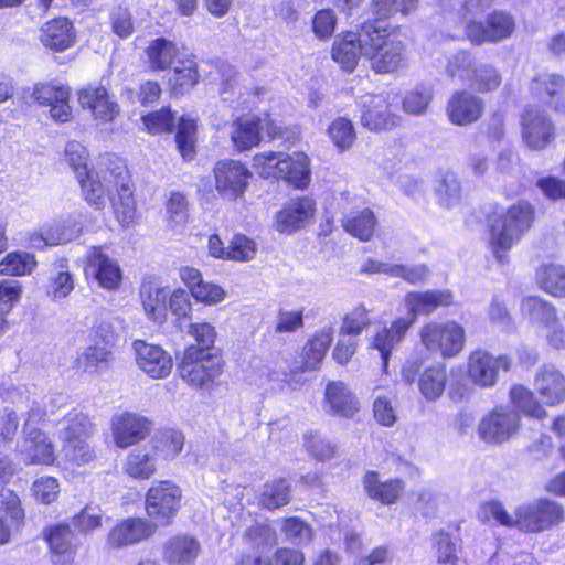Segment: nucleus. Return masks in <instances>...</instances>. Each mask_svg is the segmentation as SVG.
Returning <instances> with one entry per match:
<instances>
[{
	"mask_svg": "<svg viewBox=\"0 0 565 565\" xmlns=\"http://www.w3.org/2000/svg\"><path fill=\"white\" fill-rule=\"evenodd\" d=\"M484 519H493L501 525L516 527L524 533H541L563 522V507L554 500L539 498L518 505L510 514L499 501H489L481 507Z\"/></svg>",
	"mask_w": 565,
	"mask_h": 565,
	"instance_id": "1",
	"label": "nucleus"
},
{
	"mask_svg": "<svg viewBox=\"0 0 565 565\" xmlns=\"http://www.w3.org/2000/svg\"><path fill=\"white\" fill-rule=\"evenodd\" d=\"M535 220L533 204L518 201L497 215L489 225V246L499 264H507L508 253L530 231Z\"/></svg>",
	"mask_w": 565,
	"mask_h": 565,
	"instance_id": "2",
	"label": "nucleus"
},
{
	"mask_svg": "<svg viewBox=\"0 0 565 565\" xmlns=\"http://www.w3.org/2000/svg\"><path fill=\"white\" fill-rule=\"evenodd\" d=\"M253 168L264 179L284 180L296 189L307 188L311 180L310 158L302 151H264L254 156Z\"/></svg>",
	"mask_w": 565,
	"mask_h": 565,
	"instance_id": "3",
	"label": "nucleus"
},
{
	"mask_svg": "<svg viewBox=\"0 0 565 565\" xmlns=\"http://www.w3.org/2000/svg\"><path fill=\"white\" fill-rule=\"evenodd\" d=\"M65 159L74 170L81 184L85 201L97 210L105 207V185H103L104 175H109L114 162L108 164L100 161L97 168L88 169L87 149L77 141H71L65 147Z\"/></svg>",
	"mask_w": 565,
	"mask_h": 565,
	"instance_id": "4",
	"label": "nucleus"
},
{
	"mask_svg": "<svg viewBox=\"0 0 565 565\" xmlns=\"http://www.w3.org/2000/svg\"><path fill=\"white\" fill-rule=\"evenodd\" d=\"M375 33L365 34L370 40L366 47V58L375 73L388 74L403 67L406 62L405 44L398 39L395 28L386 21L373 20Z\"/></svg>",
	"mask_w": 565,
	"mask_h": 565,
	"instance_id": "5",
	"label": "nucleus"
},
{
	"mask_svg": "<svg viewBox=\"0 0 565 565\" xmlns=\"http://www.w3.org/2000/svg\"><path fill=\"white\" fill-rule=\"evenodd\" d=\"M223 359L214 353L203 352L195 345L184 351L177 365L180 377L195 388H209L223 372Z\"/></svg>",
	"mask_w": 565,
	"mask_h": 565,
	"instance_id": "6",
	"label": "nucleus"
},
{
	"mask_svg": "<svg viewBox=\"0 0 565 565\" xmlns=\"http://www.w3.org/2000/svg\"><path fill=\"white\" fill-rule=\"evenodd\" d=\"M105 203L110 199L117 221L125 227L136 222L137 207L132 184L127 168L122 163L114 164L109 175H104Z\"/></svg>",
	"mask_w": 565,
	"mask_h": 565,
	"instance_id": "7",
	"label": "nucleus"
},
{
	"mask_svg": "<svg viewBox=\"0 0 565 565\" xmlns=\"http://www.w3.org/2000/svg\"><path fill=\"white\" fill-rule=\"evenodd\" d=\"M423 345L443 358L458 355L465 345V329L457 322H429L419 332Z\"/></svg>",
	"mask_w": 565,
	"mask_h": 565,
	"instance_id": "8",
	"label": "nucleus"
},
{
	"mask_svg": "<svg viewBox=\"0 0 565 565\" xmlns=\"http://www.w3.org/2000/svg\"><path fill=\"white\" fill-rule=\"evenodd\" d=\"M520 427L519 412L509 405H499L480 419L478 436L487 444L501 445L511 440Z\"/></svg>",
	"mask_w": 565,
	"mask_h": 565,
	"instance_id": "9",
	"label": "nucleus"
},
{
	"mask_svg": "<svg viewBox=\"0 0 565 565\" xmlns=\"http://www.w3.org/2000/svg\"><path fill=\"white\" fill-rule=\"evenodd\" d=\"M182 500V490L170 480L154 482L146 493V511L160 525H168L177 515Z\"/></svg>",
	"mask_w": 565,
	"mask_h": 565,
	"instance_id": "10",
	"label": "nucleus"
},
{
	"mask_svg": "<svg viewBox=\"0 0 565 565\" xmlns=\"http://www.w3.org/2000/svg\"><path fill=\"white\" fill-rule=\"evenodd\" d=\"M376 30L373 20L364 22L358 32H345L338 35L333 41L331 49L332 60L338 63L344 71L353 72L361 56L366 58V47L370 40L364 35L370 33L372 36Z\"/></svg>",
	"mask_w": 565,
	"mask_h": 565,
	"instance_id": "11",
	"label": "nucleus"
},
{
	"mask_svg": "<svg viewBox=\"0 0 565 565\" xmlns=\"http://www.w3.org/2000/svg\"><path fill=\"white\" fill-rule=\"evenodd\" d=\"M515 30L514 18L507 11H493L484 22L470 20L465 26L466 38L476 45L498 43L509 39Z\"/></svg>",
	"mask_w": 565,
	"mask_h": 565,
	"instance_id": "12",
	"label": "nucleus"
},
{
	"mask_svg": "<svg viewBox=\"0 0 565 565\" xmlns=\"http://www.w3.org/2000/svg\"><path fill=\"white\" fill-rule=\"evenodd\" d=\"M152 430V422L135 412H119L111 416L110 433L117 448L127 449L148 438Z\"/></svg>",
	"mask_w": 565,
	"mask_h": 565,
	"instance_id": "13",
	"label": "nucleus"
},
{
	"mask_svg": "<svg viewBox=\"0 0 565 565\" xmlns=\"http://www.w3.org/2000/svg\"><path fill=\"white\" fill-rule=\"evenodd\" d=\"M77 100L97 122H111L120 113L116 98L100 83H89L81 87L77 90Z\"/></svg>",
	"mask_w": 565,
	"mask_h": 565,
	"instance_id": "14",
	"label": "nucleus"
},
{
	"mask_svg": "<svg viewBox=\"0 0 565 565\" xmlns=\"http://www.w3.org/2000/svg\"><path fill=\"white\" fill-rule=\"evenodd\" d=\"M84 275L106 290L119 288L121 269L116 259L110 258L100 246H90L85 254Z\"/></svg>",
	"mask_w": 565,
	"mask_h": 565,
	"instance_id": "15",
	"label": "nucleus"
},
{
	"mask_svg": "<svg viewBox=\"0 0 565 565\" xmlns=\"http://www.w3.org/2000/svg\"><path fill=\"white\" fill-rule=\"evenodd\" d=\"M358 106L362 126L371 131L391 130L401 125V116L390 110L387 95L362 96Z\"/></svg>",
	"mask_w": 565,
	"mask_h": 565,
	"instance_id": "16",
	"label": "nucleus"
},
{
	"mask_svg": "<svg viewBox=\"0 0 565 565\" xmlns=\"http://www.w3.org/2000/svg\"><path fill=\"white\" fill-rule=\"evenodd\" d=\"M213 171L215 189L223 199L227 200H236L242 196L252 177L245 164L232 159L218 161Z\"/></svg>",
	"mask_w": 565,
	"mask_h": 565,
	"instance_id": "17",
	"label": "nucleus"
},
{
	"mask_svg": "<svg viewBox=\"0 0 565 565\" xmlns=\"http://www.w3.org/2000/svg\"><path fill=\"white\" fill-rule=\"evenodd\" d=\"M522 139L532 150H544L555 139V126L541 109L526 108L522 116Z\"/></svg>",
	"mask_w": 565,
	"mask_h": 565,
	"instance_id": "18",
	"label": "nucleus"
},
{
	"mask_svg": "<svg viewBox=\"0 0 565 565\" xmlns=\"http://www.w3.org/2000/svg\"><path fill=\"white\" fill-rule=\"evenodd\" d=\"M82 214L74 213L67 218L55 221L30 235V245L36 249L65 244L77 237L82 231Z\"/></svg>",
	"mask_w": 565,
	"mask_h": 565,
	"instance_id": "19",
	"label": "nucleus"
},
{
	"mask_svg": "<svg viewBox=\"0 0 565 565\" xmlns=\"http://www.w3.org/2000/svg\"><path fill=\"white\" fill-rule=\"evenodd\" d=\"M138 367L149 377L166 379L172 371L173 360L160 345L136 340L132 344Z\"/></svg>",
	"mask_w": 565,
	"mask_h": 565,
	"instance_id": "20",
	"label": "nucleus"
},
{
	"mask_svg": "<svg viewBox=\"0 0 565 565\" xmlns=\"http://www.w3.org/2000/svg\"><path fill=\"white\" fill-rule=\"evenodd\" d=\"M510 359L505 355L494 356L487 351H473L468 361V376L481 387H491L497 383L499 371L510 369Z\"/></svg>",
	"mask_w": 565,
	"mask_h": 565,
	"instance_id": "21",
	"label": "nucleus"
},
{
	"mask_svg": "<svg viewBox=\"0 0 565 565\" xmlns=\"http://www.w3.org/2000/svg\"><path fill=\"white\" fill-rule=\"evenodd\" d=\"M32 97L42 106L50 107L51 117L58 122H66L72 118L70 106V87L56 82L40 83L33 88Z\"/></svg>",
	"mask_w": 565,
	"mask_h": 565,
	"instance_id": "22",
	"label": "nucleus"
},
{
	"mask_svg": "<svg viewBox=\"0 0 565 565\" xmlns=\"http://www.w3.org/2000/svg\"><path fill=\"white\" fill-rule=\"evenodd\" d=\"M533 387L545 405L554 406L565 401V375L554 364H543L535 371Z\"/></svg>",
	"mask_w": 565,
	"mask_h": 565,
	"instance_id": "23",
	"label": "nucleus"
},
{
	"mask_svg": "<svg viewBox=\"0 0 565 565\" xmlns=\"http://www.w3.org/2000/svg\"><path fill=\"white\" fill-rule=\"evenodd\" d=\"M156 531V525L148 520L128 518L116 524L107 535L110 548H122L147 540Z\"/></svg>",
	"mask_w": 565,
	"mask_h": 565,
	"instance_id": "24",
	"label": "nucleus"
},
{
	"mask_svg": "<svg viewBox=\"0 0 565 565\" xmlns=\"http://www.w3.org/2000/svg\"><path fill=\"white\" fill-rule=\"evenodd\" d=\"M23 434L19 452L25 463L53 465L57 460L54 444L43 430L32 429Z\"/></svg>",
	"mask_w": 565,
	"mask_h": 565,
	"instance_id": "25",
	"label": "nucleus"
},
{
	"mask_svg": "<svg viewBox=\"0 0 565 565\" xmlns=\"http://www.w3.org/2000/svg\"><path fill=\"white\" fill-rule=\"evenodd\" d=\"M411 327L412 320L401 317L392 321L388 327L380 328L370 339V347L380 353L385 372L393 350L403 342Z\"/></svg>",
	"mask_w": 565,
	"mask_h": 565,
	"instance_id": "26",
	"label": "nucleus"
},
{
	"mask_svg": "<svg viewBox=\"0 0 565 565\" xmlns=\"http://www.w3.org/2000/svg\"><path fill=\"white\" fill-rule=\"evenodd\" d=\"M483 109V100L468 90L454 93L447 104L448 118L457 126L476 122L482 116Z\"/></svg>",
	"mask_w": 565,
	"mask_h": 565,
	"instance_id": "27",
	"label": "nucleus"
},
{
	"mask_svg": "<svg viewBox=\"0 0 565 565\" xmlns=\"http://www.w3.org/2000/svg\"><path fill=\"white\" fill-rule=\"evenodd\" d=\"M452 303V295L448 290L411 291L405 295L404 305L408 311L405 320H412V326L419 315H430L439 307Z\"/></svg>",
	"mask_w": 565,
	"mask_h": 565,
	"instance_id": "28",
	"label": "nucleus"
},
{
	"mask_svg": "<svg viewBox=\"0 0 565 565\" xmlns=\"http://www.w3.org/2000/svg\"><path fill=\"white\" fill-rule=\"evenodd\" d=\"M532 95L556 113H565V81L554 73L535 77L530 86Z\"/></svg>",
	"mask_w": 565,
	"mask_h": 565,
	"instance_id": "29",
	"label": "nucleus"
},
{
	"mask_svg": "<svg viewBox=\"0 0 565 565\" xmlns=\"http://www.w3.org/2000/svg\"><path fill=\"white\" fill-rule=\"evenodd\" d=\"M24 512L18 495L10 489L0 490V545L9 543L11 535L22 527Z\"/></svg>",
	"mask_w": 565,
	"mask_h": 565,
	"instance_id": "30",
	"label": "nucleus"
},
{
	"mask_svg": "<svg viewBox=\"0 0 565 565\" xmlns=\"http://www.w3.org/2000/svg\"><path fill=\"white\" fill-rule=\"evenodd\" d=\"M44 537L50 546L53 562L56 565H71L75 558L77 544L71 527L66 524H57L49 527Z\"/></svg>",
	"mask_w": 565,
	"mask_h": 565,
	"instance_id": "31",
	"label": "nucleus"
},
{
	"mask_svg": "<svg viewBox=\"0 0 565 565\" xmlns=\"http://www.w3.org/2000/svg\"><path fill=\"white\" fill-rule=\"evenodd\" d=\"M39 39L46 49L63 52L74 45L76 32L67 18H56L41 26Z\"/></svg>",
	"mask_w": 565,
	"mask_h": 565,
	"instance_id": "32",
	"label": "nucleus"
},
{
	"mask_svg": "<svg viewBox=\"0 0 565 565\" xmlns=\"http://www.w3.org/2000/svg\"><path fill=\"white\" fill-rule=\"evenodd\" d=\"M169 290L156 278L143 280L140 299L147 317L154 322H163L167 318V299Z\"/></svg>",
	"mask_w": 565,
	"mask_h": 565,
	"instance_id": "33",
	"label": "nucleus"
},
{
	"mask_svg": "<svg viewBox=\"0 0 565 565\" xmlns=\"http://www.w3.org/2000/svg\"><path fill=\"white\" fill-rule=\"evenodd\" d=\"M315 201L308 196L291 200L277 214L276 227L281 233H290L301 227L313 216Z\"/></svg>",
	"mask_w": 565,
	"mask_h": 565,
	"instance_id": "34",
	"label": "nucleus"
},
{
	"mask_svg": "<svg viewBox=\"0 0 565 565\" xmlns=\"http://www.w3.org/2000/svg\"><path fill=\"white\" fill-rule=\"evenodd\" d=\"M6 399L15 405L17 411L24 417L23 433L38 429L36 425L45 420L46 412L39 401L30 396L24 386L8 390Z\"/></svg>",
	"mask_w": 565,
	"mask_h": 565,
	"instance_id": "35",
	"label": "nucleus"
},
{
	"mask_svg": "<svg viewBox=\"0 0 565 565\" xmlns=\"http://www.w3.org/2000/svg\"><path fill=\"white\" fill-rule=\"evenodd\" d=\"M328 412L341 417H352L359 411L355 395L343 382H330L324 392Z\"/></svg>",
	"mask_w": 565,
	"mask_h": 565,
	"instance_id": "36",
	"label": "nucleus"
},
{
	"mask_svg": "<svg viewBox=\"0 0 565 565\" xmlns=\"http://www.w3.org/2000/svg\"><path fill=\"white\" fill-rule=\"evenodd\" d=\"M218 72L222 77L221 96L224 102L236 103V107H242V109L256 105V99L262 93L260 89L257 88L254 93H248L237 87L235 81L236 72L231 64H221Z\"/></svg>",
	"mask_w": 565,
	"mask_h": 565,
	"instance_id": "37",
	"label": "nucleus"
},
{
	"mask_svg": "<svg viewBox=\"0 0 565 565\" xmlns=\"http://www.w3.org/2000/svg\"><path fill=\"white\" fill-rule=\"evenodd\" d=\"M124 472L136 480H148L157 471V459L151 449L137 447L130 450L122 463Z\"/></svg>",
	"mask_w": 565,
	"mask_h": 565,
	"instance_id": "38",
	"label": "nucleus"
},
{
	"mask_svg": "<svg viewBox=\"0 0 565 565\" xmlns=\"http://www.w3.org/2000/svg\"><path fill=\"white\" fill-rule=\"evenodd\" d=\"M75 288L74 275L66 258L56 259L51 267L47 296L55 302L67 298Z\"/></svg>",
	"mask_w": 565,
	"mask_h": 565,
	"instance_id": "39",
	"label": "nucleus"
},
{
	"mask_svg": "<svg viewBox=\"0 0 565 565\" xmlns=\"http://www.w3.org/2000/svg\"><path fill=\"white\" fill-rule=\"evenodd\" d=\"M96 458L94 448L85 438L62 441L57 463L65 469H75L90 463Z\"/></svg>",
	"mask_w": 565,
	"mask_h": 565,
	"instance_id": "40",
	"label": "nucleus"
},
{
	"mask_svg": "<svg viewBox=\"0 0 565 565\" xmlns=\"http://www.w3.org/2000/svg\"><path fill=\"white\" fill-rule=\"evenodd\" d=\"M199 82L198 63L193 56L184 55L178 58L173 66L169 85L174 96H182L190 92Z\"/></svg>",
	"mask_w": 565,
	"mask_h": 565,
	"instance_id": "41",
	"label": "nucleus"
},
{
	"mask_svg": "<svg viewBox=\"0 0 565 565\" xmlns=\"http://www.w3.org/2000/svg\"><path fill=\"white\" fill-rule=\"evenodd\" d=\"M260 119L256 116H243L237 118L232 126L231 139L234 147L239 150H248L260 142Z\"/></svg>",
	"mask_w": 565,
	"mask_h": 565,
	"instance_id": "42",
	"label": "nucleus"
},
{
	"mask_svg": "<svg viewBox=\"0 0 565 565\" xmlns=\"http://www.w3.org/2000/svg\"><path fill=\"white\" fill-rule=\"evenodd\" d=\"M200 552L199 542L188 535L175 536L164 546V559L172 565H193Z\"/></svg>",
	"mask_w": 565,
	"mask_h": 565,
	"instance_id": "43",
	"label": "nucleus"
},
{
	"mask_svg": "<svg viewBox=\"0 0 565 565\" xmlns=\"http://www.w3.org/2000/svg\"><path fill=\"white\" fill-rule=\"evenodd\" d=\"M363 484L370 498L384 504L394 503L404 490V484L399 479L383 482L374 471H369L364 476Z\"/></svg>",
	"mask_w": 565,
	"mask_h": 565,
	"instance_id": "44",
	"label": "nucleus"
},
{
	"mask_svg": "<svg viewBox=\"0 0 565 565\" xmlns=\"http://www.w3.org/2000/svg\"><path fill=\"white\" fill-rule=\"evenodd\" d=\"M56 434L60 441L87 438L92 433L93 423L89 417L79 411H72L56 424Z\"/></svg>",
	"mask_w": 565,
	"mask_h": 565,
	"instance_id": "45",
	"label": "nucleus"
},
{
	"mask_svg": "<svg viewBox=\"0 0 565 565\" xmlns=\"http://www.w3.org/2000/svg\"><path fill=\"white\" fill-rule=\"evenodd\" d=\"M149 67L152 71H164L178 63L180 55L178 46L163 38L153 40L147 47Z\"/></svg>",
	"mask_w": 565,
	"mask_h": 565,
	"instance_id": "46",
	"label": "nucleus"
},
{
	"mask_svg": "<svg viewBox=\"0 0 565 565\" xmlns=\"http://www.w3.org/2000/svg\"><path fill=\"white\" fill-rule=\"evenodd\" d=\"M521 315L531 324L550 327L556 320L555 308L542 298L529 296L522 299Z\"/></svg>",
	"mask_w": 565,
	"mask_h": 565,
	"instance_id": "47",
	"label": "nucleus"
},
{
	"mask_svg": "<svg viewBox=\"0 0 565 565\" xmlns=\"http://www.w3.org/2000/svg\"><path fill=\"white\" fill-rule=\"evenodd\" d=\"M344 230L362 242H367L374 234L376 218L374 213L365 207L344 216L342 221Z\"/></svg>",
	"mask_w": 565,
	"mask_h": 565,
	"instance_id": "48",
	"label": "nucleus"
},
{
	"mask_svg": "<svg viewBox=\"0 0 565 565\" xmlns=\"http://www.w3.org/2000/svg\"><path fill=\"white\" fill-rule=\"evenodd\" d=\"M333 340L332 328H323L308 341L303 349V365L308 370H315L322 362Z\"/></svg>",
	"mask_w": 565,
	"mask_h": 565,
	"instance_id": "49",
	"label": "nucleus"
},
{
	"mask_svg": "<svg viewBox=\"0 0 565 565\" xmlns=\"http://www.w3.org/2000/svg\"><path fill=\"white\" fill-rule=\"evenodd\" d=\"M541 289L555 297H565V266L554 263L543 264L536 271Z\"/></svg>",
	"mask_w": 565,
	"mask_h": 565,
	"instance_id": "50",
	"label": "nucleus"
},
{
	"mask_svg": "<svg viewBox=\"0 0 565 565\" xmlns=\"http://www.w3.org/2000/svg\"><path fill=\"white\" fill-rule=\"evenodd\" d=\"M38 265L33 254L15 250L7 254L0 262V275L22 277L33 273Z\"/></svg>",
	"mask_w": 565,
	"mask_h": 565,
	"instance_id": "51",
	"label": "nucleus"
},
{
	"mask_svg": "<svg viewBox=\"0 0 565 565\" xmlns=\"http://www.w3.org/2000/svg\"><path fill=\"white\" fill-rule=\"evenodd\" d=\"M434 189L437 201L441 206L451 207L459 203L461 186L454 172H441L435 181Z\"/></svg>",
	"mask_w": 565,
	"mask_h": 565,
	"instance_id": "52",
	"label": "nucleus"
},
{
	"mask_svg": "<svg viewBox=\"0 0 565 565\" xmlns=\"http://www.w3.org/2000/svg\"><path fill=\"white\" fill-rule=\"evenodd\" d=\"M510 401L520 412L533 418H544L546 411L535 398L533 392L523 385H514L510 390Z\"/></svg>",
	"mask_w": 565,
	"mask_h": 565,
	"instance_id": "53",
	"label": "nucleus"
},
{
	"mask_svg": "<svg viewBox=\"0 0 565 565\" xmlns=\"http://www.w3.org/2000/svg\"><path fill=\"white\" fill-rule=\"evenodd\" d=\"M501 82L502 76L498 68L490 63L477 62L468 84L480 93H488L495 90Z\"/></svg>",
	"mask_w": 565,
	"mask_h": 565,
	"instance_id": "54",
	"label": "nucleus"
},
{
	"mask_svg": "<svg viewBox=\"0 0 565 565\" xmlns=\"http://www.w3.org/2000/svg\"><path fill=\"white\" fill-rule=\"evenodd\" d=\"M111 358V351L106 344L87 347L76 359V367L84 373H95L106 366Z\"/></svg>",
	"mask_w": 565,
	"mask_h": 565,
	"instance_id": "55",
	"label": "nucleus"
},
{
	"mask_svg": "<svg viewBox=\"0 0 565 565\" xmlns=\"http://www.w3.org/2000/svg\"><path fill=\"white\" fill-rule=\"evenodd\" d=\"M327 132L330 140L340 152L349 150L356 139L352 121L344 117L335 118L329 125Z\"/></svg>",
	"mask_w": 565,
	"mask_h": 565,
	"instance_id": "56",
	"label": "nucleus"
},
{
	"mask_svg": "<svg viewBox=\"0 0 565 565\" xmlns=\"http://www.w3.org/2000/svg\"><path fill=\"white\" fill-rule=\"evenodd\" d=\"M244 379L250 385L262 387L279 380V373L263 358L254 356L244 370Z\"/></svg>",
	"mask_w": 565,
	"mask_h": 565,
	"instance_id": "57",
	"label": "nucleus"
},
{
	"mask_svg": "<svg viewBox=\"0 0 565 565\" xmlns=\"http://www.w3.org/2000/svg\"><path fill=\"white\" fill-rule=\"evenodd\" d=\"M183 445L184 436L180 430L166 429L154 437L151 450L164 459H172L182 450Z\"/></svg>",
	"mask_w": 565,
	"mask_h": 565,
	"instance_id": "58",
	"label": "nucleus"
},
{
	"mask_svg": "<svg viewBox=\"0 0 565 565\" xmlns=\"http://www.w3.org/2000/svg\"><path fill=\"white\" fill-rule=\"evenodd\" d=\"M446 379V370L444 366L425 370L419 379L420 393L426 399L436 401L445 390Z\"/></svg>",
	"mask_w": 565,
	"mask_h": 565,
	"instance_id": "59",
	"label": "nucleus"
},
{
	"mask_svg": "<svg viewBox=\"0 0 565 565\" xmlns=\"http://www.w3.org/2000/svg\"><path fill=\"white\" fill-rule=\"evenodd\" d=\"M22 285L18 280L7 279L0 282V335L7 327L6 316L21 299Z\"/></svg>",
	"mask_w": 565,
	"mask_h": 565,
	"instance_id": "60",
	"label": "nucleus"
},
{
	"mask_svg": "<svg viewBox=\"0 0 565 565\" xmlns=\"http://www.w3.org/2000/svg\"><path fill=\"white\" fill-rule=\"evenodd\" d=\"M196 134V121L190 116H182L179 119L175 142L184 160H191L194 156V143Z\"/></svg>",
	"mask_w": 565,
	"mask_h": 565,
	"instance_id": "61",
	"label": "nucleus"
},
{
	"mask_svg": "<svg viewBox=\"0 0 565 565\" xmlns=\"http://www.w3.org/2000/svg\"><path fill=\"white\" fill-rule=\"evenodd\" d=\"M290 490L285 479L274 480L264 486L260 503L264 508L274 510L289 502Z\"/></svg>",
	"mask_w": 565,
	"mask_h": 565,
	"instance_id": "62",
	"label": "nucleus"
},
{
	"mask_svg": "<svg viewBox=\"0 0 565 565\" xmlns=\"http://www.w3.org/2000/svg\"><path fill=\"white\" fill-rule=\"evenodd\" d=\"M476 64L477 61L470 52L459 51L449 57L446 72L449 77L468 84Z\"/></svg>",
	"mask_w": 565,
	"mask_h": 565,
	"instance_id": "63",
	"label": "nucleus"
},
{
	"mask_svg": "<svg viewBox=\"0 0 565 565\" xmlns=\"http://www.w3.org/2000/svg\"><path fill=\"white\" fill-rule=\"evenodd\" d=\"M433 547L436 565H457L456 546L448 533H437L433 540Z\"/></svg>",
	"mask_w": 565,
	"mask_h": 565,
	"instance_id": "64",
	"label": "nucleus"
}]
</instances>
